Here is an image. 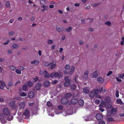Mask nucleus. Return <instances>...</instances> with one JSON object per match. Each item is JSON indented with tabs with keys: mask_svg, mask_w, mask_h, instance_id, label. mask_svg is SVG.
Instances as JSON below:
<instances>
[{
	"mask_svg": "<svg viewBox=\"0 0 124 124\" xmlns=\"http://www.w3.org/2000/svg\"><path fill=\"white\" fill-rule=\"evenodd\" d=\"M44 77L46 78H48L49 77V74L46 71H44ZM50 77L52 78H56L58 77L60 78L62 76V72H53L50 75Z\"/></svg>",
	"mask_w": 124,
	"mask_h": 124,
	"instance_id": "1",
	"label": "nucleus"
},
{
	"mask_svg": "<svg viewBox=\"0 0 124 124\" xmlns=\"http://www.w3.org/2000/svg\"><path fill=\"white\" fill-rule=\"evenodd\" d=\"M99 93V91L98 90H94L91 92L89 94L90 97L93 98L94 97L99 98H100L101 97L99 96L98 94Z\"/></svg>",
	"mask_w": 124,
	"mask_h": 124,
	"instance_id": "2",
	"label": "nucleus"
},
{
	"mask_svg": "<svg viewBox=\"0 0 124 124\" xmlns=\"http://www.w3.org/2000/svg\"><path fill=\"white\" fill-rule=\"evenodd\" d=\"M106 103L104 101H102L101 104L99 106L100 108L99 110L101 112H103L104 110L102 108V107H105L107 109L109 108H112V106L110 105H109L108 106L106 105Z\"/></svg>",
	"mask_w": 124,
	"mask_h": 124,
	"instance_id": "3",
	"label": "nucleus"
},
{
	"mask_svg": "<svg viewBox=\"0 0 124 124\" xmlns=\"http://www.w3.org/2000/svg\"><path fill=\"white\" fill-rule=\"evenodd\" d=\"M30 112L29 109H26L23 112V117L25 118H28L30 116Z\"/></svg>",
	"mask_w": 124,
	"mask_h": 124,
	"instance_id": "4",
	"label": "nucleus"
},
{
	"mask_svg": "<svg viewBox=\"0 0 124 124\" xmlns=\"http://www.w3.org/2000/svg\"><path fill=\"white\" fill-rule=\"evenodd\" d=\"M69 76H66L64 78V79L65 81L64 84V86L65 87H67L69 86L71 84L70 82L71 81V79L68 78Z\"/></svg>",
	"mask_w": 124,
	"mask_h": 124,
	"instance_id": "5",
	"label": "nucleus"
},
{
	"mask_svg": "<svg viewBox=\"0 0 124 124\" xmlns=\"http://www.w3.org/2000/svg\"><path fill=\"white\" fill-rule=\"evenodd\" d=\"M73 114V109L72 108H71L70 109L65 111L64 112L63 111L62 113V115L65 116H66V114L67 115H70Z\"/></svg>",
	"mask_w": 124,
	"mask_h": 124,
	"instance_id": "6",
	"label": "nucleus"
},
{
	"mask_svg": "<svg viewBox=\"0 0 124 124\" xmlns=\"http://www.w3.org/2000/svg\"><path fill=\"white\" fill-rule=\"evenodd\" d=\"M5 116L2 113L0 114V121L3 124L6 123V119Z\"/></svg>",
	"mask_w": 124,
	"mask_h": 124,
	"instance_id": "7",
	"label": "nucleus"
},
{
	"mask_svg": "<svg viewBox=\"0 0 124 124\" xmlns=\"http://www.w3.org/2000/svg\"><path fill=\"white\" fill-rule=\"evenodd\" d=\"M68 99L66 98H62L61 101V103L62 104H66L67 106L70 105V102H68Z\"/></svg>",
	"mask_w": 124,
	"mask_h": 124,
	"instance_id": "8",
	"label": "nucleus"
},
{
	"mask_svg": "<svg viewBox=\"0 0 124 124\" xmlns=\"http://www.w3.org/2000/svg\"><path fill=\"white\" fill-rule=\"evenodd\" d=\"M93 117L91 115L89 116L86 115L84 117V119L86 121L91 120L92 119Z\"/></svg>",
	"mask_w": 124,
	"mask_h": 124,
	"instance_id": "9",
	"label": "nucleus"
},
{
	"mask_svg": "<svg viewBox=\"0 0 124 124\" xmlns=\"http://www.w3.org/2000/svg\"><path fill=\"white\" fill-rule=\"evenodd\" d=\"M3 112L4 114L6 115H8L10 113L9 109L7 108H5L3 109Z\"/></svg>",
	"mask_w": 124,
	"mask_h": 124,
	"instance_id": "10",
	"label": "nucleus"
},
{
	"mask_svg": "<svg viewBox=\"0 0 124 124\" xmlns=\"http://www.w3.org/2000/svg\"><path fill=\"white\" fill-rule=\"evenodd\" d=\"M96 118L98 120H100L102 119L103 116L100 113L97 114L96 115Z\"/></svg>",
	"mask_w": 124,
	"mask_h": 124,
	"instance_id": "11",
	"label": "nucleus"
},
{
	"mask_svg": "<svg viewBox=\"0 0 124 124\" xmlns=\"http://www.w3.org/2000/svg\"><path fill=\"white\" fill-rule=\"evenodd\" d=\"M56 61H53L52 62L50 63L51 68L52 70L55 68L56 66Z\"/></svg>",
	"mask_w": 124,
	"mask_h": 124,
	"instance_id": "12",
	"label": "nucleus"
},
{
	"mask_svg": "<svg viewBox=\"0 0 124 124\" xmlns=\"http://www.w3.org/2000/svg\"><path fill=\"white\" fill-rule=\"evenodd\" d=\"M0 83L1 85H0V88L2 90H4V87L6 86V85L4 82L2 81H0Z\"/></svg>",
	"mask_w": 124,
	"mask_h": 124,
	"instance_id": "13",
	"label": "nucleus"
},
{
	"mask_svg": "<svg viewBox=\"0 0 124 124\" xmlns=\"http://www.w3.org/2000/svg\"><path fill=\"white\" fill-rule=\"evenodd\" d=\"M98 75L97 71H95L91 75V77L92 78H95L97 77Z\"/></svg>",
	"mask_w": 124,
	"mask_h": 124,
	"instance_id": "14",
	"label": "nucleus"
},
{
	"mask_svg": "<svg viewBox=\"0 0 124 124\" xmlns=\"http://www.w3.org/2000/svg\"><path fill=\"white\" fill-rule=\"evenodd\" d=\"M9 105L11 108L13 109H15L16 107V106L15 105V102L14 101L10 102L9 103Z\"/></svg>",
	"mask_w": 124,
	"mask_h": 124,
	"instance_id": "15",
	"label": "nucleus"
},
{
	"mask_svg": "<svg viewBox=\"0 0 124 124\" xmlns=\"http://www.w3.org/2000/svg\"><path fill=\"white\" fill-rule=\"evenodd\" d=\"M74 70V67L73 66H72L68 71L69 74L70 75H71L72 74Z\"/></svg>",
	"mask_w": 124,
	"mask_h": 124,
	"instance_id": "16",
	"label": "nucleus"
},
{
	"mask_svg": "<svg viewBox=\"0 0 124 124\" xmlns=\"http://www.w3.org/2000/svg\"><path fill=\"white\" fill-rule=\"evenodd\" d=\"M50 83L48 81H45L43 83V85L45 87H48L49 86Z\"/></svg>",
	"mask_w": 124,
	"mask_h": 124,
	"instance_id": "17",
	"label": "nucleus"
},
{
	"mask_svg": "<svg viewBox=\"0 0 124 124\" xmlns=\"http://www.w3.org/2000/svg\"><path fill=\"white\" fill-rule=\"evenodd\" d=\"M88 71H86L84 73L83 75V79H86L88 78Z\"/></svg>",
	"mask_w": 124,
	"mask_h": 124,
	"instance_id": "18",
	"label": "nucleus"
},
{
	"mask_svg": "<svg viewBox=\"0 0 124 124\" xmlns=\"http://www.w3.org/2000/svg\"><path fill=\"white\" fill-rule=\"evenodd\" d=\"M41 7L42 8L41 9V11L43 12L45 11H47L49 9L48 7L46 5H43L41 6Z\"/></svg>",
	"mask_w": 124,
	"mask_h": 124,
	"instance_id": "19",
	"label": "nucleus"
},
{
	"mask_svg": "<svg viewBox=\"0 0 124 124\" xmlns=\"http://www.w3.org/2000/svg\"><path fill=\"white\" fill-rule=\"evenodd\" d=\"M97 81L100 83H103L104 81V79L101 77L98 78H97Z\"/></svg>",
	"mask_w": 124,
	"mask_h": 124,
	"instance_id": "20",
	"label": "nucleus"
},
{
	"mask_svg": "<svg viewBox=\"0 0 124 124\" xmlns=\"http://www.w3.org/2000/svg\"><path fill=\"white\" fill-rule=\"evenodd\" d=\"M90 89V88L88 87L85 88L83 89V92L85 93H88L89 92Z\"/></svg>",
	"mask_w": 124,
	"mask_h": 124,
	"instance_id": "21",
	"label": "nucleus"
},
{
	"mask_svg": "<svg viewBox=\"0 0 124 124\" xmlns=\"http://www.w3.org/2000/svg\"><path fill=\"white\" fill-rule=\"evenodd\" d=\"M28 96L30 98H33L34 96V93L33 91H31L28 94Z\"/></svg>",
	"mask_w": 124,
	"mask_h": 124,
	"instance_id": "22",
	"label": "nucleus"
},
{
	"mask_svg": "<svg viewBox=\"0 0 124 124\" xmlns=\"http://www.w3.org/2000/svg\"><path fill=\"white\" fill-rule=\"evenodd\" d=\"M56 29L58 31L60 32H62L64 29L63 27L59 26H56Z\"/></svg>",
	"mask_w": 124,
	"mask_h": 124,
	"instance_id": "23",
	"label": "nucleus"
},
{
	"mask_svg": "<svg viewBox=\"0 0 124 124\" xmlns=\"http://www.w3.org/2000/svg\"><path fill=\"white\" fill-rule=\"evenodd\" d=\"M25 106V103L24 102H20L19 104V106L20 108H23Z\"/></svg>",
	"mask_w": 124,
	"mask_h": 124,
	"instance_id": "24",
	"label": "nucleus"
},
{
	"mask_svg": "<svg viewBox=\"0 0 124 124\" xmlns=\"http://www.w3.org/2000/svg\"><path fill=\"white\" fill-rule=\"evenodd\" d=\"M41 86L42 85L41 84L38 83L36 85V88L37 90H39L40 89Z\"/></svg>",
	"mask_w": 124,
	"mask_h": 124,
	"instance_id": "25",
	"label": "nucleus"
},
{
	"mask_svg": "<svg viewBox=\"0 0 124 124\" xmlns=\"http://www.w3.org/2000/svg\"><path fill=\"white\" fill-rule=\"evenodd\" d=\"M78 103L81 106H83L84 105V101L82 99H80L78 101Z\"/></svg>",
	"mask_w": 124,
	"mask_h": 124,
	"instance_id": "26",
	"label": "nucleus"
},
{
	"mask_svg": "<svg viewBox=\"0 0 124 124\" xmlns=\"http://www.w3.org/2000/svg\"><path fill=\"white\" fill-rule=\"evenodd\" d=\"M78 101V100L77 99H74L71 100V103L72 104H74L76 103Z\"/></svg>",
	"mask_w": 124,
	"mask_h": 124,
	"instance_id": "27",
	"label": "nucleus"
},
{
	"mask_svg": "<svg viewBox=\"0 0 124 124\" xmlns=\"http://www.w3.org/2000/svg\"><path fill=\"white\" fill-rule=\"evenodd\" d=\"M117 109L116 108H113L112 109L111 114L113 115H114L116 113Z\"/></svg>",
	"mask_w": 124,
	"mask_h": 124,
	"instance_id": "28",
	"label": "nucleus"
},
{
	"mask_svg": "<svg viewBox=\"0 0 124 124\" xmlns=\"http://www.w3.org/2000/svg\"><path fill=\"white\" fill-rule=\"evenodd\" d=\"M116 102L118 104H119L121 105H122L123 104V102L119 98L117 99Z\"/></svg>",
	"mask_w": 124,
	"mask_h": 124,
	"instance_id": "29",
	"label": "nucleus"
},
{
	"mask_svg": "<svg viewBox=\"0 0 124 124\" xmlns=\"http://www.w3.org/2000/svg\"><path fill=\"white\" fill-rule=\"evenodd\" d=\"M39 62V61L38 60H34L31 62V64H34L35 65H37L38 64Z\"/></svg>",
	"mask_w": 124,
	"mask_h": 124,
	"instance_id": "30",
	"label": "nucleus"
},
{
	"mask_svg": "<svg viewBox=\"0 0 124 124\" xmlns=\"http://www.w3.org/2000/svg\"><path fill=\"white\" fill-rule=\"evenodd\" d=\"M76 88V86L74 85H71L70 86V88L71 90L73 91Z\"/></svg>",
	"mask_w": 124,
	"mask_h": 124,
	"instance_id": "31",
	"label": "nucleus"
},
{
	"mask_svg": "<svg viewBox=\"0 0 124 124\" xmlns=\"http://www.w3.org/2000/svg\"><path fill=\"white\" fill-rule=\"evenodd\" d=\"M72 28L70 26L67 27L65 30L67 32H69L71 30Z\"/></svg>",
	"mask_w": 124,
	"mask_h": 124,
	"instance_id": "32",
	"label": "nucleus"
},
{
	"mask_svg": "<svg viewBox=\"0 0 124 124\" xmlns=\"http://www.w3.org/2000/svg\"><path fill=\"white\" fill-rule=\"evenodd\" d=\"M12 46L15 49H17L19 47V46L16 44H13L12 45Z\"/></svg>",
	"mask_w": 124,
	"mask_h": 124,
	"instance_id": "33",
	"label": "nucleus"
},
{
	"mask_svg": "<svg viewBox=\"0 0 124 124\" xmlns=\"http://www.w3.org/2000/svg\"><path fill=\"white\" fill-rule=\"evenodd\" d=\"M43 64L46 66H48L50 65V63L46 62H43Z\"/></svg>",
	"mask_w": 124,
	"mask_h": 124,
	"instance_id": "34",
	"label": "nucleus"
},
{
	"mask_svg": "<svg viewBox=\"0 0 124 124\" xmlns=\"http://www.w3.org/2000/svg\"><path fill=\"white\" fill-rule=\"evenodd\" d=\"M13 118V116H9L7 118V119L8 121H10L12 120Z\"/></svg>",
	"mask_w": 124,
	"mask_h": 124,
	"instance_id": "35",
	"label": "nucleus"
},
{
	"mask_svg": "<svg viewBox=\"0 0 124 124\" xmlns=\"http://www.w3.org/2000/svg\"><path fill=\"white\" fill-rule=\"evenodd\" d=\"M72 94L70 93H67L65 95V96L66 98H68L71 96Z\"/></svg>",
	"mask_w": 124,
	"mask_h": 124,
	"instance_id": "36",
	"label": "nucleus"
},
{
	"mask_svg": "<svg viewBox=\"0 0 124 124\" xmlns=\"http://www.w3.org/2000/svg\"><path fill=\"white\" fill-rule=\"evenodd\" d=\"M105 101L107 102H109L110 100V98L108 97H106L105 98Z\"/></svg>",
	"mask_w": 124,
	"mask_h": 124,
	"instance_id": "37",
	"label": "nucleus"
},
{
	"mask_svg": "<svg viewBox=\"0 0 124 124\" xmlns=\"http://www.w3.org/2000/svg\"><path fill=\"white\" fill-rule=\"evenodd\" d=\"M5 5L6 7L8 8L10 7V3L8 1H7L5 3Z\"/></svg>",
	"mask_w": 124,
	"mask_h": 124,
	"instance_id": "38",
	"label": "nucleus"
},
{
	"mask_svg": "<svg viewBox=\"0 0 124 124\" xmlns=\"http://www.w3.org/2000/svg\"><path fill=\"white\" fill-rule=\"evenodd\" d=\"M22 89L24 91H26L28 90V88L26 85H24L22 87Z\"/></svg>",
	"mask_w": 124,
	"mask_h": 124,
	"instance_id": "39",
	"label": "nucleus"
},
{
	"mask_svg": "<svg viewBox=\"0 0 124 124\" xmlns=\"http://www.w3.org/2000/svg\"><path fill=\"white\" fill-rule=\"evenodd\" d=\"M47 43L49 44H51L53 43V41L51 39H48L47 41Z\"/></svg>",
	"mask_w": 124,
	"mask_h": 124,
	"instance_id": "40",
	"label": "nucleus"
},
{
	"mask_svg": "<svg viewBox=\"0 0 124 124\" xmlns=\"http://www.w3.org/2000/svg\"><path fill=\"white\" fill-rule=\"evenodd\" d=\"M15 72L17 74H21V70L18 69H16Z\"/></svg>",
	"mask_w": 124,
	"mask_h": 124,
	"instance_id": "41",
	"label": "nucleus"
},
{
	"mask_svg": "<svg viewBox=\"0 0 124 124\" xmlns=\"http://www.w3.org/2000/svg\"><path fill=\"white\" fill-rule=\"evenodd\" d=\"M27 84L29 87H31L32 86L33 83L29 81L27 83Z\"/></svg>",
	"mask_w": 124,
	"mask_h": 124,
	"instance_id": "42",
	"label": "nucleus"
},
{
	"mask_svg": "<svg viewBox=\"0 0 124 124\" xmlns=\"http://www.w3.org/2000/svg\"><path fill=\"white\" fill-rule=\"evenodd\" d=\"M40 2L42 5H44L46 4V1L45 0H40Z\"/></svg>",
	"mask_w": 124,
	"mask_h": 124,
	"instance_id": "43",
	"label": "nucleus"
},
{
	"mask_svg": "<svg viewBox=\"0 0 124 124\" xmlns=\"http://www.w3.org/2000/svg\"><path fill=\"white\" fill-rule=\"evenodd\" d=\"M48 114L49 116H54V114L52 113L51 111L48 112Z\"/></svg>",
	"mask_w": 124,
	"mask_h": 124,
	"instance_id": "44",
	"label": "nucleus"
},
{
	"mask_svg": "<svg viewBox=\"0 0 124 124\" xmlns=\"http://www.w3.org/2000/svg\"><path fill=\"white\" fill-rule=\"evenodd\" d=\"M105 24L108 26H110L111 25V23L109 21H107L105 23Z\"/></svg>",
	"mask_w": 124,
	"mask_h": 124,
	"instance_id": "45",
	"label": "nucleus"
},
{
	"mask_svg": "<svg viewBox=\"0 0 124 124\" xmlns=\"http://www.w3.org/2000/svg\"><path fill=\"white\" fill-rule=\"evenodd\" d=\"M55 113L57 115H58L60 114L61 112L60 111L58 110H56L54 111Z\"/></svg>",
	"mask_w": 124,
	"mask_h": 124,
	"instance_id": "46",
	"label": "nucleus"
},
{
	"mask_svg": "<svg viewBox=\"0 0 124 124\" xmlns=\"http://www.w3.org/2000/svg\"><path fill=\"white\" fill-rule=\"evenodd\" d=\"M20 95L22 97L26 96L27 94H26L24 92H23L20 94Z\"/></svg>",
	"mask_w": 124,
	"mask_h": 124,
	"instance_id": "47",
	"label": "nucleus"
},
{
	"mask_svg": "<svg viewBox=\"0 0 124 124\" xmlns=\"http://www.w3.org/2000/svg\"><path fill=\"white\" fill-rule=\"evenodd\" d=\"M9 67L10 68L11 70H15L16 68L15 67L13 66H10Z\"/></svg>",
	"mask_w": 124,
	"mask_h": 124,
	"instance_id": "48",
	"label": "nucleus"
},
{
	"mask_svg": "<svg viewBox=\"0 0 124 124\" xmlns=\"http://www.w3.org/2000/svg\"><path fill=\"white\" fill-rule=\"evenodd\" d=\"M38 79V77L36 76L34 78H33V81H34V82H35L37 81Z\"/></svg>",
	"mask_w": 124,
	"mask_h": 124,
	"instance_id": "49",
	"label": "nucleus"
},
{
	"mask_svg": "<svg viewBox=\"0 0 124 124\" xmlns=\"http://www.w3.org/2000/svg\"><path fill=\"white\" fill-rule=\"evenodd\" d=\"M47 105L48 106H50L52 105V104L49 101H48L47 102Z\"/></svg>",
	"mask_w": 124,
	"mask_h": 124,
	"instance_id": "50",
	"label": "nucleus"
},
{
	"mask_svg": "<svg viewBox=\"0 0 124 124\" xmlns=\"http://www.w3.org/2000/svg\"><path fill=\"white\" fill-rule=\"evenodd\" d=\"M124 77V74H123L120 75L118 76L119 78H122Z\"/></svg>",
	"mask_w": 124,
	"mask_h": 124,
	"instance_id": "51",
	"label": "nucleus"
},
{
	"mask_svg": "<svg viewBox=\"0 0 124 124\" xmlns=\"http://www.w3.org/2000/svg\"><path fill=\"white\" fill-rule=\"evenodd\" d=\"M98 124H105V123L104 121H101L99 122Z\"/></svg>",
	"mask_w": 124,
	"mask_h": 124,
	"instance_id": "52",
	"label": "nucleus"
},
{
	"mask_svg": "<svg viewBox=\"0 0 124 124\" xmlns=\"http://www.w3.org/2000/svg\"><path fill=\"white\" fill-rule=\"evenodd\" d=\"M70 68L69 66L68 65H67L65 66V69L66 70H68Z\"/></svg>",
	"mask_w": 124,
	"mask_h": 124,
	"instance_id": "53",
	"label": "nucleus"
},
{
	"mask_svg": "<svg viewBox=\"0 0 124 124\" xmlns=\"http://www.w3.org/2000/svg\"><path fill=\"white\" fill-rule=\"evenodd\" d=\"M100 102V101L99 99H96L95 101V103L97 104H98Z\"/></svg>",
	"mask_w": 124,
	"mask_h": 124,
	"instance_id": "54",
	"label": "nucleus"
},
{
	"mask_svg": "<svg viewBox=\"0 0 124 124\" xmlns=\"http://www.w3.org/2000/svg\"><path fill=\"white\" fill-rule=\"evenodd\" d=\"M57 80H54L52 82V84L53 85H54L56 83L58 82Z\"/></svg>",
	"mask_w": 124,
	"mask_h": 124,
	"instance_id": "55",
	"label": "nucleus"
},
{
	"mask_svg": "<svg viewBox=\"0 0 124 124\" xmlns=\"http://www.w3.org/2000/svg\"><path fill=\"white\" fill-rule=\"evenodd\" d=\"M107 118L108 119V120L109 121H113L114 120V119H113L112 118H108V116L107 117Z\"/></svg>",
	"mask_w": 124,
	"mask_h": 124,
	"instance_id": "56",
	"label": "nucleus"
},
{
	"mask_svg": "<svg viewBox=\"0 0 124 124\" xmlns=\"http://www.w3.org/2000/svg\"><path fill=\"white\" fill-rule=\"evenodd\" d=\"M13 84V82L12 81H10L9 82L8 85L9 86H11Z\"/></svg>",
	"mask_w": 124,
	"mask_h": 124,
	"instance_id": "57",
	"label": "nucleus"
},
{
	"mask_svg": "<svg viewBox=\"0 0 124 124\" xmlns=\"http://www.w3.org/2000/svg\"><path fill=\"white\" fill-rule=\"evenodd\" d=\"M58 108L59 109L62 110L63 109V107L62 106H60L58 107Z\"/></svg>",
	"mask_w": 124,
	"mask_h": 124,
	"instance_id": "58",
	"label": "nucleus"
},
{
	"mask_svg": "<svg viewBox=\"0 0 124 124\" xmlns=\"http://www.w3.org/2000/svg\"><path fill=\"white\" fill-rule=\"evenodd\" d=\"M119 78L118 77H116V80L118 82H121L122 81V80L121 79H119L118 78Z\"/></svg>",
	"mask_w": 124,
	"mask_h": 124,
	"instance_id": "59",
	"label": "nucleus"
},
{
	"mask_svg": "<svg viewBox=\"0 0 124 124\" xmlns=\"http://www.w3.org/2000/svg\"><path fill=\"white\" fill-rule=\"evenodd\" d=\"M14 33V32L13 31L10 32L9 33V34L10 35H13Z\"/></svg>",
	"mask_w": 124,
	"mask_h": 124,
	"instance_id": "60",
	"label": "nucleus"
},
{
	"mask_svg": "<svg viewBox=\"0 0 124 124\" xmlns=\"http://www.w3.org/2000/svg\"><path fill=\"white\" fill-rule=\"evenodd\" d=\"M112 73V72L111 71H109L107 75V76H109Z\"/></svg>",
	"mask_w": 124,
	"mask_h": 124,
	"instance_id": "61",
	"label": "nucleus"
},
{
	"mask_svg": "<svg viewBox=\"0 0 124 124\" xmlns=\"http://www.w3.org/2000/svg\"><path fill=\"white\" fill-rule=\"evenodd\" d=\"M116 97H118L119 96V92L118 91H116Z\"/></svg>",
	"mask_w": 124,
	"mask_h": 124,
	"instance_id": "62",
	"label": "nucleus"
},
{
	"mask_svg": "<svg viewBox=\"0 0 124 124\" xmlns=\"http://www.w3.org/2000/svg\"><path fill=\"white\" fill-rule=\"evenodd\" d=\"M25 68L23 66H20V69L22 71H23L24 70Z\"/></svg>",
	"mask_w": 124,
	"mask_h": 124,
	"instance_id": "63",
	"label": "nucleus"
},
{
	"mask_svg": "<svg viewBox=\"0 0 124 124\" xmlns=\"http://www.w3.org/2000/svg\"><path fill=\"white\" fill-rule=\"evenodd\" d=\"M119 116H124V112L123 113L120 114H119Z\"/></svg>",
	"mask_w": 124,
	"mask_h": 124,
	"instance_id": "64",
	"label": "nucleus"
}]
</instances>
